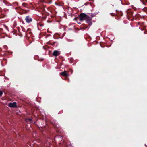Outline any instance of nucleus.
<instances>
[{
  "mask_svg": "<svg viewBox=\"0 0 147 147\" xmlns=\"http://www.w3.org/2000/svg\"><path fill=\"white\" fill-rule=\"evenodd\" d=\"M69 71H71V74H72V73H73V71H72V70H70Z\"/></svg>",
  "mask_w": 147,
  "mask_h": 147,
  "instance_id": "ddd939ff",
  "label": "nucleus"
},
{
  "mask_svg": "<svg viewBox=\"0 0 147 147\" xmlns=\"http://www.w3.org/2000/svg\"><path fill=\"white\" fill-rule=\"evenodd\" d=\"M3 94V92L1 91H0V97H1Z\"/></svg>",
  "mask_w": 147,
  "mask_h": 147,
  "instance_id": "9b49d317",
  "label": "nucleus"
},
{
  "mask_svg": "<svg viewBox=\"0 0 147 147\" xmlns=\"http://www.w3.org/2000/svg\"><path fill=\"white\" fill-rule=\"evenodd\" d=\"M78 24H81V23H80V22H79H79H78Z\"/></svg>",
  "mask_w": 147,
  "mask_h": 147,
  "instance_id": "2eb2a0df",
  "label": "nucleus"
},
{
  "mask_svg": "<svg viewBox=\"0 0 147 147\" xmlns=\"http://www.w3.org/2000/svg\"><path fill=\"white\" fill-rule=\"evenodd\" d=\"M78 19V18H74V20L76 21H77Z\"/></svg>",
  "mask_w": 147,
  "mask_h": 147,
  "instance_id": "f8f14e48",
  "label": "nucleus"
},
{
  "mask_svg": "<svg viewBox=\"0 0 147 147\" xmlns=\"http://www.w3.org/2000/svg\"><path fill=\"white\" fill-rule=\"evenodd\" d=\"M63 2H61V3H55V4L59 6H62L63 5Z\"/></svg>",
  "mask_w": 147,
  "mask_h": 147,
  "instance_id": "1a4fd4ad",
  "label": "nucleus"
},
{
  "mask_svg": "<svg viewBox=\"0 0 147 147\" xmlns=\"http://www.w3.org/2000/svg\"><path fill=\"white\" fill-rule=\"evenodd\" d=\"M92 18H90L88 16L86 18L85 20L86 21L87 23L89 25H91L92 24Z\"/></svg>",
  "mask_w": 147,
  "mask_h": 147,
  "instance_id": "7ed1b4c3",
  "label": "nucleus"
},
{
  "mask_svg": "<svg viewBox=\"0 0 147 147\" xmlns=\"http://www.w3.org/2000/svg\"><path fill=\"white\" fill-rule=\"evenodd\" d=\"M119 15L120 16H122V13L121 12H120V13L119 14Z\"/></svg>",
  "mask_w": 147,
  "mask_h": 147,
  "instance_id": "4468645a",
  "label": "nucleus"
},
{
  "mask_svg": "<svg viewBox=\"0 0 147 147\" xmlns=\"http://www.w3.org/2000/svg\"><path fill=\"white\" fill-rule=\"evenodd\" d=\"M8 105L10 107L15 108L17 107L16 103V102L10 103L8 104Z\"/></svg>",
  "mask_w": 147,
  "mask_h": 147,
  "instance_id": "423d86ee",
  "label": "nucleus"
},
{
  "mask_svg": "<svg viewBox=\"0 0 147 147\" xmlns=\"http://www.w3.org/2000/svg\"><path fill=\"white\" fill-rule=\"evenodd\" d=\"M60 54V52L57 50H55L53 53V55L55 57L59 55Z\"/></svg>",
  "mask_w": 147,
  "mask_h": 147,
  "instance_id": "0eeeda50",
  "label": "nucleus"
},
{
  "mask_svg": "<svg viewBox=\"0 0 147 147\" xmlns=\"http://www.w3.org/2000/svg\"><path fill=\"white\" fill-rule=\"evenodd\" d=\"M25 20L26 22L28 23H29L30 22L32 21V18L29 16H27L26 18L25 19Z\"/></svg>",
  "mask_w": 147,
  "mask_h": 147,
  "instance_id": "39448f33",
  "label": "nucleus"
},
{
  "mask_svg": "<svg viewBox=\"0 0 147 147\" xmlns=\"http://www.w3.org/2000/svg\"><path fill=\"white\" fill-rule=\"evenodd\" d=\"M87 16H88L86 14L84 13H82L79 16V19L81 21L84 20H85Z\"/></svg>",
  "mask_w": 147,
  "mask_h": 147,
  "instance_id": "f257e3e1",
  "label": "nucleus"
},
{
  "mask_svg": "<svg viewBox=\"0 0 147 147\" xmlns=\"http://www.w3.org/2000/svg\"><path fill=\"white\" fill-rule=\"evenodd\" d=\"M143 4L146 5L147 4V0H140Z\"/></svg>",
  "mask_w": 147,
  "mask_h": 147,
  "instance_id": "6e6552de",
  "label": "nucleus"
},
{
  "mask_svg": "<svg viewBox=\"0 0 147 147\" xmlns=\"http://www.w3.org/2000/svg\"><path fill=\"white\" fill-rule=\"evenodd\" d=\"M69 71H64L60 73V75L61 76H63L67 77L69 75Z\"/></svg>",
  "mask_w": 147,
  "mask_h": 147,
  "instance_id": "20e7f679",
  "label": "nucleus"
},
{
  "mask_svg": "<svg viewBox=\"0 0 147 147\" xmlns=\"http://www.w3.org/2000/svg\"><path fill=\"white\" fill-rule=\"evenodd\" d=\"M133 13L131 10H128L127 11V17L128 18L129 20H131L130 19V18L132 17L133 16Z\"/></svg>",
  "mask_w": 147,
  "mask_h": 147,
  "instance_id": "f03ea898",
  "label": "nucleus"
},
{
  "mask_svg": "<svg viewBox=\"0 0 147 147\" xmlns=\"http://www.w3.org/2000/svg\"><path fill=\"white\" fill-rule=\"evenodd\" d=\"M146 7H144V9H146Z\"/></svg>",
  "mask_w": 147,
  "mask_h": 147,
  "instance_id": "dca6fc26",
  "label": "nucleus"
},
{
  "mask_svg": "<svg viewBox=\"0 0 147 147\" xmlns=\"http://www.w3.org/2000/svg\"><path fill=\"white\" fill-rule=\"evenodd\" d=\"M32 119H26V121L28 123H31Z\"/></svg>",
  "mask_w": 147,
  "mask_h": 147,
  "instance_id": "9d476101",
  "label": "nucleus"
},
{
  "mask_svg": "<svg viewBox=\"0 0 147 147\" xmlns=\"http://www.w3.org/2000/svg\"><path fill=\"white\" fill-rule=\"evenodd\" d=\"M40 145V144H38V145Z\"/></svg>",
  "mask_w": 147,
  "mask_h": 147,
  "instance_id": "f3484780",
  "label": "nucleus"
}]
</instances>
